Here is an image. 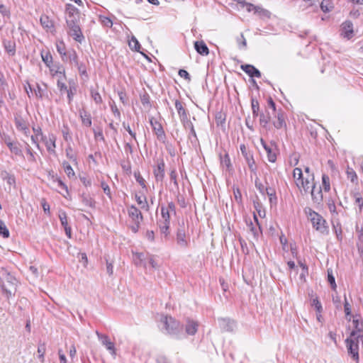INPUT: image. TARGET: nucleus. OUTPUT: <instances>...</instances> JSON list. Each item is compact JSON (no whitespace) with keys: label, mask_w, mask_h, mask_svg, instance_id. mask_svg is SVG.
Listing matches in <instances>:
<instances>
[{"label":"nucleus","mask_w":363,"mask_h":363,"mask_svg":"<svg viewBox=\"0 0 363 363\" xmlns=\"http://www.w3.org/2000/svg\"><path fill=\"white\" fill-rule=\"evenodd\" d=\"M79 11L74 6L67 4L66 22L69 28L68 33L72 36L76 41L81 43L84 39V36L79 27Z\"/></svg>","instance_id":"1"},{"label":"nucleus","mask_w":363,"mask_h":363,"mask_svg":"<svg viewBox=\"0 0 363 363\" xmlns=\"http://www.w3.org/2000/svg\"><path fill=\"white\" fill-rule=\"evenodd\" d=\"M1 287L7 297L13 295L16 290L17 279L6 271H2L0 274Z\"/></svg>","instance_id":"2"},{"label":"nucleus","mask_w":363,"mask_h":363,"mask_svg":"<svg viewBox=\"0 0 363 363\" xmlns=\"http://www.w3.org/2000/svg\"><path fill=\"white\" fill-rule=\"evenodd\" d=\"M307 214L308 218L312 223L313 227L321 233H325L328 232V226L325 219L318 213L313 211L311 208L305 210Z\"/></svg>","instance_id":"3"},{"label":"nucleus","mask_w":363,"mask_h":363,"mask_svg":"<svg viewBox=\"0 0 363 363\" xmlns=\"http://www.w3.org/2000/svg\"><path fill=\"white\" fill-rule=\"evenodd\" d=\"M164 206L161 207V218L158 220V225L160 233L164 238H167L169 235L170 215Z\"/></svg>","instance_id":"4"},{"label":"nucleus","mask_w":363,"mask_h":363,"mask_svg":"<svg viewBox=\"0 0 363 363\" xmlns=\"http://www.w3.org/2000/svg\"><path fill=\"white\" fill-rule=\"evenodd\" d=\"M359 340H361L363 343V338H357V337H353L351 335L345 340L348 354H350L354 360H355L357 362L359 361L358 350Z\"/></svg>","instance_id":"5"},{"label":"nucleus","mask_w":363,"mask_h":363,"mask_svg":"<svg viewBox=\"0 0 363 363\" xmlns=\"http://www.w3.org/2000/svg\"><path fill=\"white\" fill-rule=\"evenodd\" d=\"M163 327L169 334H176L179 329V323L171 316H162L160 320Z\"/></svg>","instance_id":"6"},{"label":"nucleus","mask_w":363,"mask_h":363,"mask_svg":"<svg viewBox=\"0 0 363 363\" xmlns=\"http://www.w3.org/2000/svg\"><path fill=\"white\" fill-rule=\"evenodd\" d=\"M301 191H304L305 193L309 192L312 189H315L314 175L311 174L308 177L303 178L301 182H297L296 186Z\"/></svg>","instance_id":"7"},{"label":"nucleus","mask_w":363,"mask_h":363,"mask_svg":"<svg viewBox=\"0 0 363 363\" xmlns=\"http://www.w3.org/2000/svg\"><path fill=\"white\" fill-rule=\"evenodd\" d=\"M96 334L102 345L104 346L109 353L115 357L116 355V350L113 342L111 341L110 338L106 335L101 334L98 331L96 332Z\"/></svg>","instance_id":"8"},{"label":"nucleus","mask_w":363,"mask_h":363,"mask_svg":"<svg viewBox=\"0 0 363 363\" xmlns=\"http://www.w3.org/2000/svg\"><path fill=\"white\" fill-rule=\"evenodd\" d=\"M43 142L45 143V145L47 148V150L50 154H55V142H56V136L54 134H49L47 136H42Z\"/></svg>","instance_id":"9"},{"label":"nucleus","mask_w":363,"mask_h":363,"mask_svg":"<svg viewBox=\"0 0 363 363\" xmlns=\"http://www.w3.org/2000/svg\"><path fill=\"white\" fill-rule=\"evenodd\" d=\"M127 211L128 215L131 219L132 222H137L138 223H140L143 221V216L140 211L135 206L132 205L128 207Z\"/></svg>","instance_id":"10"},{"label":"nucleus","mask_w":363,"mask_h":363,"mask_svg":"<svg viewBox=\"0 0 363 363\" xmlns=\"http://www.w3.org/2000/svg\"><path fill=\"white\" fill-rule=\"evenodd\" d=\"M52 72H54V69H51ZM54 76H57L59 77L57 80V87L62 91L63 90H68L66 84L62 82V79L65 77V71L62 67H57L55 72L53 73Z\"/></svg>","instance_id":"11"},{"label":"nucleus","mask_w":363,"mask_h":363,"mask_svg":"<svg viewBox=\"0 0 363 363\" xmlns=\"http://www.w3.org/2000/svg\"><path fill=\"white\" fill-rule=\"evenodd\" d=\"M150 122L158 139L161 140H164L165 138V134L162 125L157 120L152 118L150 119Z\"/></svg>","instance_id":"12"},{"label":"nucleus","mask_w":363,"mask_h":363,"mask_svg":"<svg viewBox=\"0 0 363 363\" xmlns=\"http://www.w3.org/2000/svg\"><path fill=\"white\" fill-rule=\"evenodd\" d=\"M352 324L355 329L351 332L350 335L357 337V338H363V330L362 329V322L358 318H354L352 320Z\"/></svg>","instance_id":"13"},{"label":"nucleus","mask_w":363,"mask_h":363,"mask_svg":"<svg viewBox=\"0 0 363 363\" xmlns=\"http://www.w3.org/2000/svg\"><path fill=\"white\" fill-rule=\"evenodd\" d=\"M165 164L163 160L160 161L154 169V175L157 181L162 182L164 177Z\"/></svg>","instance_id":"14"},{"label":"nucleus","mask_w":363,"mask_h":363,"mask_svg":"<svg viewBox=\"0 0 363 363\" xmlns=\"http://www.w3.org/2000/svg\"><path fill=\"white\" fill-rule=\"evenodd\" d=\"M242 155L244 156L249 167L253 171L255 169V161L252 155L247 151L245 145H240Z\"/></svg>","instance_id":"15"},{"label":"nucleus","mask_w":363,"mask_h":363,"mask_svg":"<svg viewBox=\"0 0 363 363\" xmlns=\"http://www.w3.org/2000/svg\"><path fill=\"white\" fill-rule=\"evenodd\" d=\"M254 219L255 222V224L252 221H250V223L247 222V224L254 238L257 239L259 236L261 230L259 224L258 223L257 217L255 213H254Z\"/></svg>","instance_id":"16"},{"label":"nucleus","mask_w":363,"mask_h":363,"mask_svg":"<svg viewBox=\"0 0 363 363\" xmlns=\"http://www.w3.org/2000/svg\"><path fill=\"white\" fill-rule=\"evenodd\" d=\"M353 34V25L350 21H345L342 24L341 35L347 39L352 38Z\"/></svg>","instance_id":"17"},{"label":"nucleus","mask_w":363,"mask_h":363,"mask_svg":"<svg viewBox=\"0 0 363 363\" xmlns=\"http://www.w3.org/2000/svg\"><path fill=\"white\" fill-rule=\"evenodd\" d=\"M177 242L181 247H186L188 245V240L184 229H178L177 233Z\"/></svg>","instance_id":"18"},{"label":"nucleus","mask_w":363,"mask_h":363,"mask_svg":"<svg viewBox=\"0 0 363 363\" xmlns=\"http://www.w3.org/2000/svg\"><path fill=\"white\" fill-rule=\"evenodd\" d=\"M220 327L225 331H233L236 328L235 323L228 318H222L219 320Z\"/></svg>","instance_id":"19"},{"label":"nucleus","mask_w":363,"mask_h":363,"mask_svg":"<svg viewBox=\"0 0 363 363\" xmlns=\"http://www.w3.org/2000/svg\"><path fill=\"white\" fill-rule=\"evenodd\" d=\"M241 69L247 73L249 76L253 77H260L261 73L260 72L255 68L253 65H244L241 66Z\"/></svg>","instance_id":"20"},{"label":"nucleus","mask_w":363,"mask_h":363,"mask_svg":"<svg viewBox=\"0 0 363 363\" xmlns=\"http://www.w3.org/2000/svg\"><path fill=\"white\" fill-rule=\"evenodd\" d=\"M194 48L196 52L201 55L206 56L209 53V50L203 40L196 41L194 43Z\"/></svg>","instance_id":"21"},{"label":"nucleus","mask_w":363,"mask_h":363,"mask_svg":"<svg viewBox=\"0 0 363 363\" xmlns=\"http://www.w3.org/2000/svg\"><path fill=\"white\" fill-rule=\"evenodd\" d=\"M2 179L6 182L9 189V191H11L12 188L15 187L16 180L13 175L9 174L6 171H4L1 172Z\"/></svg>","instance_id":"22"},{"label":"nucleus","mask_w":363,"mask_h":363,"mask_svg":"<svg viewBox=\"0 0 363 363\" xmlns=\"http://www.w3.org/2000/svg\"><path fill=\"white\" fill-rule=\"evenodd\" d=\"M133 259L135 265L143 267L146 266L145 259H147V256L142 252H133Z\"/></svg>","instance_id":"23"},{"label":"nucleus","mask_w":363,"mask_h":363,"mask_svg":"<svg viewBox=\"0 0 363 363\" xmlns=\"http://www.w3.org/2000/svg\"><path fill=\"white\" fill-rule=\"evenodd\" d=\"M6 145L9 148L11 152L16 155L23 157L22 150L18 143L13 141H6Z\"/></svg>","instance_id":"24"},{"label":"nucleus","mask_w":363,"mask_h":363,"mask_svg":"<svg viewBox=\"0 0 363 363\" xmlns=\"http://www.w3.org/2000/svg\"><path fill=\"white\" fill-rule=\"evenodd\" d=\"M185 330L188 335H194L198 330V323L194 320H187Z\"/></svg>","instance_id":"25"},{"label":"nucleus","mask_w":363,"mask_h":363,"mask_svg":"<svg viewBox=\"0 0 363 363\" xmlns=\"http://www.w3.org/2000/svg\"><path fill=\"white\" fill-rule=\"evenodd\" d=\"M81 198H82V201L85 206L91 208H95L96 202H95L94 199L89 194L83 193L81 195Z\"/></svg>","instance_id":"26"},{"label":"nucleus","mask_w":363,"mask_h":363,"mask_svg":"<svg viewBox=\"0 0 363 363\" xmlns=\"http://www.w3.org/2000/svg\"><path fill=\"white\" fill-rule=\"evenodd\" d=\"M174 105L178 115L179 116L180 120L182 118H185L186 116H188V113L186 110L184 108L182 103L179 100H176Z\"/></svg>","instance_id":"27"},{"label":"nucleus","mask_w":363,"mask_h":363,"mask_svg":"<svg viewBox=\"0 0 363 363\" xmlns=\"http://www.w3.org/2000/svg\"><path fill=\"white\" fill-rule=\"evenodd\" d=\"M273 123L274 127L277 129L286 127L284 114L281 112L277 113V120L274 121Z\"/></svg>","instance_id":"28"},{"label":"nucleus","mask_w":363,"mask_h":363,"mask_svg":"<svg viewBox=\"0 0 363 363\" xmlns=\"http://www.w3.org/2000/svg\"><path fill=\"white\" fill-rule=\"evenodd\" d=\"M4 46L6 51L11 55H14L16 52V44L11 40H4Z\"/></svg>","instance_id":"29"},{"label":"nucleus","mask_w":363,"mask_h":363,"mask_svg":"<svg viewBox=\"0 0 363 363\" xmlns=\"http://www.w3.org/2000/svg\"><path fill=\"white\" fill-rule=\"evenodd\" d=\"M135 200L142 209L145 210L146 211H149V205L146 197L136 195Z\"/></svg>","instance_id":"30"},{"label":"nucleus","mask_w":363,"mask_h":363,"mask_svg":"<svg viewBox=\"0 0 363 363\" xmlns=\"http://www.w3.org/2000/svg\"><path fill=\"white\" fill-rule=\"evenodd\" d=\"M79 114H80L82 124L87 127L91 126V118L90 114H89L87 112H86L84 111H80Z\"/></svg>","instance_id":"31"},{"label":"nucleus","mask_w":363,"mask_h":363,"mask_svg":"<svg viewBox=\"0 0 363 363\" xmlns=\"http://www.w3.org/2000/svg\"><path fill=\"white\" fill-rule=\"evenodd\" d=\"M62 166H63L65 172L66 173V174L67 175V177L69 179L75 178V173H74L72 167H71V165L67 162H63Z\"/></svg>","instance_id":"32"},{"label":"nucleus","mask_w":363,"mask_h":363,"mask_svg":"<svg viewBox=\"0 0 363 363\" xmlns=\"http://www.w3.org/2000/svg\"><path fill=\"white\" fill-rule=\"evenodd\" d=\"M40 21L43 27L47 29H50L53 27L52 21L47 16H42L40 18Z\"/></svg>","instance_id":"33"},{"label":"nucleus","mask_w":363,"mask_h":363,"mask_svg":"<svg viewBox=\"0 0 363 363\" xmlns=\"http://www.w3.org/2000/svg\"><path fill=\"white\" fill-rule=\"evenodd\" d=\"M128 45L131 50L138 52L140 50V45L134 35H133L128 41Z\"/></svg>","instance_id":"34"},{"label":"nucleus","mask_w":363,"mask_h":363,"mask_svg":"<svg viewBox=\"0 0 363 363\" xmlns=\"http://www.w3.org/2000/svg\"><path fill=\"white\" fill-rule=\"evenodd\" d=\"M311 194L315 202L320 203L323 201V194L320 189L317 192H315L314 189H312L311 190Z\"/></svg>","instance_id":"35"},{"label":"nucleus","mask_w":363,"mask_h":363,"mask_svg":"<svg viewBox=\"0 0 363 363\" xmlns=\"http://www.w3.org/2000/svg\"><path fill=\"white\" fill-rule=\"evenodd\" d=\"M16 125L18 130L23 131L25 134L27 135V133L28 132V128L27 125L25 123V121H23L21 119H16Z\"/></svg>","instance_id":"36"},{"label":"nucleus","mask_w":363,"mask_h":363,"mask_svg":"<svg viewBox=\"0 0 363 363\" xmlns=\"http://www.w3.org/2000/svg\"><path fill=\"white\" fill-rule=\"evenodd\" d=\"M56 48L57 52L61 55L63 60H65L64 57L67 56L65 43L62 41H58L56 44Z\"/></svg>","instance_id":"37"},{"label":"nucleus","mask_w":363,"mask_h":363,"mask_svg":"<svg viewBox=\"0 0 363 363\" xmlns=\"http://www.w3.org/2000/svg\"><path fill=\"white\" fill-rule=\"evenodd\" d=\"M298 265L301 268V273H300L299 278L301 281H304L306 279V277L308 274V267L305 264L301 262V261L298 262Z\"/></svg>","instance_id":"38"},{"label":"nucleus","mask_w":363,"mask_h":363,"mask_svg":"<svg viewBox=\"0 0 363 363\" xmlns=\"http://www.w3.org/2000/svg\"><path fill=\"white\" fill-rule=\"evenodd\" d=\"M69 60V62H73L76 66H79L78 57L74 50L68 52V55L66 60Z\"/></svg>","instance_id":"39"},{"label":"nucleus","mask_w":363,"mask_h":363,"mask_svg":"<svg viewBox=\"0 0 363 363\" xmlns=\"http://www.w3.org/2000/svg\"><path fill=\"white\" fill-rule=\"evenodd\" d=\"M293 177L295 180L296 185L297 186V182L303 179L302 170L300 168H295L293 171Z\"/></svg>","instance_id":"40"},{"label":"nucleus","mask_w":363,"mask_h":363,"mask_svg":"<svg viewBox=\"0 0 363 363\" xmlns=\"http://www.w3.org/2000/svg\"><path fill=\"white\" fill-rule=\"evenodd\" d=\"M255 13L262 18H269L270 17V13L267 10L259 6L257 9H255Z\"/></svg>","instance_id":"41"},{"label":"nucleus","mask_w":363,"mask_h":363,"mask_svg":"<svg viewBox=\"0 0 363 363\" xmlns=\"http://www.w3.org/2000/svg\"><path fill=\"white\" fill-rule=\"evenodd\" d=\"M65 152L67 157L69 158L72 162L77 163L75 152L70 146L66 148Z\"/></svg>","instance_id":"42"},{"label":"nucleus","mask_w":363,"mask_h":363,"mask_svg":"<svg viewBox=\"0 0 363 363\" xmlns=\"http://www.w3.org/2000/svg\"><path fill=\"white\" fill-rule=\"evenodd\" d=\"M322 186L325 191H329L330 190V179L326 174H323L322 176Z\"/></svg>","instance_id":"43"},{"label":"nucleus","mask_w":363,"mask_h":363,"mask_svg":"<svg viewBox=\"0 0 363 363\" xmlns=\"http://www.w3.org/2000/svg\"><path fill=\"white\" fill-rule=\"evenodd\" d=\"M41 57H42V60L45 62V64L49 67L50 65L52 62V57L51 54L48 52H42Z\"/></svg>","instance_id":"44"},{"label":"nucleus","mask_w":363,"mask_h":363,"mask_svg":"<svg viewBox=\"0 0 363 363\" xmlns=\"http://www.w3.org/2000/svg\"><path fill=\"white\" fill-rule=\"evenodd\" d=\"M264 147L267 153L268 160L271 162H274L277 159L276 154L274 152H272V150L269 147H267L265 144H264Z\"/></svg>","instance_id":"45"},{"label":"nucleus","mask_w":363,"mask_h":363,"mask_svg":"<svg viewBox=\"0 0 363 363\" xmlns=\"http://www.w3.org/2000/svg\"><path fill=\"white\" fill-rule=\"evenodd\" d=\"M91 96L96 104H99L102 103V98L100 94L96 90L92 89L91 90Z\"/></svg>","instance_id":"46"},{"label":"nucleus","mask_w":363,"mask_h":363,"mask_svg":"<svg viewBox=\"0 0 363 363\" xmlns=\"http://www.w3.org/2000/svg\"><path fill=\"white\" fill-rule=\"evenodd\" d=\"M45 353V345L44 344H40L38 347V356L40 359L41 362H44L45 358L44 355Z\"/></svg>","instance_id":"47"},{"label":"nucleus","mask_w":363,"mask_h":363,"mask_svg":"<svg viewBox=\"0 0 363 363\" xmlns=\"http://www.w3.org/2000/svg\"><path fill=\"white\" fill-rule=\"evenodd\" d=\"M59 218L60 220L62 225L65 228L68 226L67 217L65 211H61L59 213Z\"/></svg>","instance_id":"48"},{"label":"nucleus","mask_w":363,"mask_h":363,"mask_svg":"<svg viewBox=\"0 0 363 363\" xmlns=\"http://www.w3.org/2000/svg\"><path fill=\"white\" fill-rule=\"evenodd\" d=\"M320 8L323 12H328L332 9L333 6L329 1H323L320 4Z\"/></svg>","instance_id":"49"},{"label":"nucleus","mask_w":363,"mask_h":363,"mask_svg":"<svg viewBox=\"0 0 363 363\" xmlns=\"http://www.w3.org/2000/svg\"><path fill=\"white\" fill-rule=\"evenodd\" d=\"M101 23L106 27L111 28L113 26L112 21L106 16H101L99 17Z\"/></svg>","instance_id":"50"},{"label":"nucleus","mask_w":363,"mask_h":363,"mask_svg":"<svg viewBox=\"0 0 363 363\" xmlns=\"http://www.w3.org/2000/svg\"><path fill=\"white\" fill-rule=\"evenodd\" d=\"M0 235L4 238H9V231L1 220H0Z\"/></svg>","instance_id":"51"},{"label":"nucleus","mask_w":363,"mask_h":363,"mask_svg":"<svg viewBox=\"0 0 363 363\" xmlns=\"http://www.w3.org/2000/svg\"><path fill=\"white\" fill-rule=\"evenodd\" d=\"M328 279L331 285V287L335 290L337 287V285L335 281V277L333 275L332 270L328 269Z\"/></svg>","instance_id":"52"},{"label":"nucleus","mask_w":363,"mask_h":363,"mask_svg":"<svg viewBox=\"0 0 363 363\" xmlns=\"http://www.w3.org/2000/svg\"><path fill=\"white\" fill-rule=\"evenodd\" d=\"M26 153L28 155V160L30 162H35L36 159H35V157L34 155V152H33V150H32L31 147H30V145H28L26 146Z\"/></svg>","instance_id":"53"},{"label":"nucleus","mask_w":363,"mask_h":363,"mask_svg":"<svg viewBox=\"0 0 363 363\" xmlns=\"http://www.w3.org/2000/svg\"><path fill=\"white\" fill-rule=\"evenodd\" d=\"M0 13L3 16H6L7 18H9L10 16V11L9 9L2 3L0 2Z\"/></svg>","instance_id":"54"},{"label":"nucleus","mask_w":363,"mask_h":363,"mask_svg":"<svg viewBox=\"0 0 363 363\" xmlns=\"http://www.w3.org/2000/svg\"><path fill=\"white\" fill-rule=\"evenodd\" d=\"M252 110L254 116H257L259 111V103L257 100L252 99Z\"/></svg>","instance_id":"55"},{"label":"nucleus","mask_w":363,"mask_h":363,"mask_svg":"<svg viewBox=\"0 0 363 363\" xmlns=\"http://www.w3.org/2000/svg\"><path fill=\"white\" fill-rule=\"evenodd\" d=\"M181 122H182V123L183 124L184 127L186 129H189L190 130L191 128L194 127L192 123L189 119L188 116H186L185 118H182L181 119Z\"/></svg>","instance_id":"56"},{"label":"nucleus","mask_w":363,"mask_h":363,"mask_svg":"<svg viewBox=\"0 0 363 363\" xmlns=\"http://www.w3.org/2000/svg\"><path fill=\"white\" fill-rule=\"evenodd\" d=\"M233 194H234V198L235 199V201L238 203H240L242 202V194H241V192L239 190L238 188H234L233 189Z\"/></svg>","instance_id":"57"},{"label":"nucleus","mask_w":363,"mask_h":363,"mask_svg":"<svg viewBox=\"0 0 363 363\" xmlns=\"http://www.w3.org/2000/svg\"><path fill=\"white\" fill-rule=\"evenodd\" d=\"M255 208L259 217L264 218L265 216V211L262 209V206L259 203H255Z\"/></svg>","instance_id":"58"},{"label":"nucleus","mask_w":363,"mask_h":363,"mask_svg":"<svg viewBox=\"0 0 363 363\" xmlns=\"http://www.w3.org/2000/svg\"><path fill=\"white\" fill-rule=\"evenodd\" d=\"M269 117L268 116H265L264 114H261L260 115V118H259V122H260V124L263 126V127H266L267 125L269 123Z\"/></svg>","instance_id":"59"},{"label":"nucleus","mask_w":363,"mask_h":363,"mask_svg":"<svg viewBox=\"0 0 363 363\" xmlns=\"http://www.w3.org/2000/svg\"><path fill=\"white\" fill-rule=\"evenodd\" d=\"M147 259H148L150 264L153 269H158L159 266L157 262L155 261L154 256L148 255H147Z\"/></svg>","instance_id":"60"},{"label":"nucleus","mask_w":363,"mask_h":363,"mask_svg":"<svg viewBox=\"0 0 363 363\" xmlns=\"http://www.w3.org/2000/svg\"><path fill=\"white\" fill-rule=\"evenodd\" d=\"M37 98L42 99L45 95V90L37 84V89L34 90Z\"/></svg>","instance_id":"61"},{"label":"nucleus","mask_w":363,"mask_h":363,"mask_svg":"<svg viewBox=\"0 0 363 363\" xmlns=\"http://www.w3.org/2000/svg\"><path fill=\"white\" fill-rule=\"evenodd\" d=\"M312 305L315 308L318 312L320 313L322 311V306L318 298H314L312 301Z\"/></svg>","instance_id":"62"},{"label":"nucleus","mask_w":363,"mask_h":363,"mask_svg":"<svg viewBox=\"0 0 363 363\" xmlns=\"http://www.w3.org/2000/svg\"><path fill=\"white\" fill-rule=\"evenodd\" d=\"M238 43L240 48H245L246 47L247 42L242 34H241L240 38L238 39Z\"/></svg>","instance_id":"63"},{"label":"nucleus","mask_w":363,"mask_h":363,"mask_svg":"<svg viewBox=\"0 0 363 363\" xmlns=\"http://www.w3.org/2000/svg\"><path fill=\"white\" fill-rule=\"evenodd\" d=\"M221 164L223 166H225L227 168L230 167V161L228 155H225L224 157L221 159Z\"/></svg>","instance_id":"64"}]
</instances>
